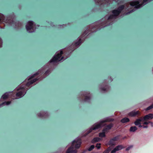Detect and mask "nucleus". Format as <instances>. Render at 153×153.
<instances>
[{"instance_id":"obj_20","label":"nucleus","mask_w":153,"mask_h":153,"mask_svg":"<svg viewBox=\"0 0 153 153\" xmlns=\"http://www.w3.org/2000/svg\"><path fill=\"white\" fill-rule=\"evenodd\" d=\"M10 101H7V102H3L2 104H0V105L1 106H2L3 105H8L10 104Z\"/></svg>"},{"instance_id":"obj_27","label":"nucleus","mask_w":153,"mask_h":153,"mask_svg":"<svg viewBox=\"0 0 153 153\" xmlns=\"http://www.w3.org/2000/svg\"><path fill=\"white\" fill-rule=\"evenodd\" d=\"M133 146L132 145H131V146H129L126 149V151H128V150H130L132 148Z\"/></svg>"},{"instance_id":"obj_21","label":"nucleus","mask_w":153,"mask_h":153,"mask_svg":"<svg viewBox=\"0 0 153 153\" xmlns=\"http://www.w3.org/2000/svg\"><path fill=\"white\" fill-rule=\"evenodd\" d=\"M112 126V124H109L107 126H105L104 128L106 129V131L107 132L108 130L110 129Z\"/></svg>"},{"instance_id":"obj_32","label":"nucleus","mask_w":153,"mask_h":153,"mask_svg":"<svg viewBox=\"0 0 153 153\" xmlns=\"http://www.w3.org/2000/svg\"><path fill=\"white\" fill-rule=\"evenodd\" d=\"M149 123H150L151 125L152 126V127H153V123L150 122Z\"/></svg>"},{"instance_id":"obj_24","label":"nucleus","mask_w":153,"mask_h":153,"mask_svg":"<svg viewBox=\"0 0 153 153\" xmlns=\"http://www.w3.org/2000/svg\"><path fill=\"white\" fill-rule=\"evenodd\" d=\"M94 145H92L88 149V150L89 151H90L92 150L93 149H94Z\"/></svg>"},{"instance_id":"obj_14","label":"nucleus","mask_w":153,"mask_h":153,"mask_svg":"<svg viewBox=\"0 0 153 153\" xmlns=\"http://www.w3.org/2000/svg\"><path fill=\"white\" fill-rule=\"evenodd\" d=\"M140 114L138 111H133L128 114V115L131 117H134Z\"/></svg>"},{"instance_id":"obj_37","label":"nucleus","mask_w":153,"mask_h":153,"mask_svg":"<svg viewBox=\"0 0 153 153\" xmlns=\"http://www.w3.org/2000/svg\"><path fill=\"white\" fill-rule=\"evenodd\" d=\"M19 25H20H20H20V24H19Z\"/></svg>"},{"instance_id":"obj_28","label":"nucleus","mask_w":153,"mask_h":153,"mask_svg":"<svg viewBox=\"0 0 153 153\" xmlns=\"http://www.w3.org/2000/svg\"><path fill=\"white\" fill-rule=\"evenodd\" d=\"M3 20V16L0 14V24L1 23Z\"/></svg>"},{"instance_id":"obj_36","label":"nucleus","mask_w":153,"mask_h":153,"mask_svg":"<svg viewBox=\"0 0 153 153\" xmlns=\"http://www.w3.org/2000/svg\"><path fill=\"white\" fill-rule=\"evenodd\" d=\"M112 80V79H111V81Z\"/></svg>"},{"instance_id":"obj_3","label":"nucleus","mask_w":153,"mask_h":153,"mask_svg":"<svg viewBox=\"0 0 153 153\" xmlns=\"http://www.w3.org/2000/svg\"><path fill=\"white\" fill-rule=\"evenodd\" d=\"M113 120V119L110 117L105 118L96 123L93 125L89 129H88L85 134L83 135V136H85L89 133L93 131L98 129L102 127L105 125V123L108 121H111Z\"/></svg>"},{"instance_id":"obj_30","label":"nucleus","mask_w":153,"mask_h":153,"mask_svg":"<svg viewBox=\"0 0 153 153\" xmlns=\"http://www.w3.org/2000/svg\"><path fill=\"white\" fill-rule=\"evenodd\" d=\"M65 26L64 25H58L57 26V27L58 28H61L62 27H62V26Z\"/></svg>"},{"instance_id":"obj_15","label":"nucleus","mask_w":153,"mask_h":153,"mask_svg":"<svg viewBox=\"0 0 153 153\" xmlns=\"http://www.w3.org/2000/svg\"><path fill=\"white\" fill-rule=\"evenodd\" d=\"M106 132V129L104 128L102 132L100 133L99 134V136L100 137H105V133Z\"/></svg>"},{"instance_id":"obj_13","label":"nucleus","mask_w":153,"mask_h":153,"mask_svg":"<svg viewBox=\"0 0 153 153\" xmlns=\"http://www.w3.org/2000/svg\"><path fill=\"white\" fill-rule=\"evenodd\" d=\"M118 140V137H115L111 139L109 142V144L111 145H114L116 144V141Z\"/></svg>"},{"instance_id":"obj_1","label":"nucleus","mask_w":153,"mask_h":153,"mask_svg":"<svg viewBox=\"0 0 153 153\" xmlns=\"http://www.w3.org/2000/svg\"><path fill=\"white\" fill-rule=\"evenodd\" d=\"M152 0H143V2L141 3L142 0H134L124 5L120 6L117 9L114 10L112 12V14L108 16H106L104 18L90 25L89 28L87 29V30H85L82 34L77 39L76 41L73 43L71 48L73 47L74 48L71 51H73L81 45L86 37L85 36L88 30H90L92 32H94L102 28L111 25L114 19L121 12L129 11L133 7L136 9L140 8Z\"/></svg>"},{"instance_id":"obj_8","label":"nucleus","mask_w":153,"mask_h":153,"mask_svg":"<svg viewBox=\"0 0 153 153\" xmlns=\"http://www.w3.org/2000/svg\"><path fill=\"white\" fill-rule=\"evenodd\" d=\"M95 2L97 3H98V4H100V2H101L103 1L104 0H94ZM108 1H105V2L104 3V5H107L108 3L109 4L112 3H116L118 4L119 3L120 1L118 0H108Z\"/></svg>"},{"instance_id":"obj_5","label":"nucleus","mask_w":153,"mask_h":153,"mask_svg":"<svg viewBox=\"0 0 153 153\" xmlns=\"http://www.w3.org/2000/svg\"><path fill=\"white\" fill-rule=\"evenodd\" d=\"M19 88L18 87L15 89L13 92L6 93L1 97V100H4L11 98L12 99L18 98L19 96Z\"/></svg>"},{"instance_id":"obj_7","label":"nucleus","mask_w":153,"mask_h":153,"mask_svg":"<svg viewBox=\"0 0 153 153\" xmlns=\"http://www.w3.org/2000/svg\"><path fill=\"white\" fill-rule=\"evenodd\" d=\"M80 95L83 98H84L82 101L84 102H88L91 97V95L88 91L82 92Z\"/></svg>"},{"instance_id":"obj_9","label":"nucleus","mask_w":153,"mask_h":153,"mask_svg":"<svg viewBox=\"0 0 153 153\" xmlns=\"http://www.w3.org/2000/svg\"><path fill=\"white\" fill-rule=\"evenodd\" d=\"M122 145H119L116 146L111 152V153H115L117 151L120 150L124 148Z\"/></svg>"},{"instance_id":"obj_25","label":"nucleus","mask_w":153,"mask_h":153,"mask_svg":"<svg viewBox=\"0 0 153 153\" xmlns=\"http://www.w3.org/2000/svg\"><path fill=\"white\" fill-rule=\"evenodd\" d=\"M134 10H130L128 12H124V14L128 15V14H129V13L134 12Z\"/></svg>"},{"instance_id":"obj_19","label":"nucleus","mask_w":153,"mask_h":153,"mask_svg":"<svg viewBox=\"0 0 153 153\" xmlns=\"http://www.w3.org/2000/svg\"><path fill=\"white\" fill-rule=\"evenodd\" d=\"M137 128L136 126H132L130 128V131L131 132H134L137 130Z\"/></svg>"},{"instance_id":"obj_34","label":"nucleus","mask_w":153,"mask_h":153,"mask_svg":"<svg viewBox=\"0 0 153 153\" xmlns=\"http://www.w3.org/2000/svg\"><path fill=\"white\" fill-rule=\"evenodd\" d=\"M50 25H51L52 26H53V23H50Z\"/></svg>"},{"instance_id":"obj_33","label":"nucleus","mask_w":153,"mask_h":153,"mask_svg":"<svg viewBox=\"0 0 153 153\" xmlns=\"http://www.w3.org/2000/svg\"><path fill=\"white\" fill-rule=\"evenodd\" d=\"M139 125V127H143V126L141 125V124H140V123L139 125Z\"/></svg>"},{"instance_id":"obj_12","label":"nucleus","mask_w":153,"mask_h":153,"mask_svg":"<svg viewBox=\"0 0 153 153\" xmlns=\"http://www.w3.org/2000/svg\"><path fill=\"white\" fill-rule=\"evenodd\" d=\"M100 88L101 91L102 92H104L105 91H107L109 88V87L108 85H105L102 84L100 86Z\"/></svg>"},{"instance_id":"obj_2","label":"nucleus","mask_w":153,"mask_h":153,"mask_svg":"<svg viewBox=\"0 0 153 153\" xmlns=\"http://www.w3.org/2000/svg\"><path fill=\"white\" fill-rule=\"evenodd\" d=\"M69 52L66 49L58 51L46 64L39 70L37 72L27 77L20 86V98L23 97L30 85L37 81H39L48 76L53 70V66L56 63L61 62L69 56Z\"/></svg>"},{"instance_id":"obj_16","label":"nucleus","mask_w":153,"mask_h":153,"mask_svg":"<svg viewBox=\"0 0 153 153\" xmlns=\"http://www.w3.org/2000/svg\"><path fill=\"white\" fill-rule=\"evenodd\" d=\"M141 122H143L142 119V117H141L139 119H137L134 122V124L136 126H138L140 124Z\"/></svg>"},{"instance_id":"obj_22","label":"nucleus","mask_w":153,"mask_h":153,"mask_svg":"<svg viewBox=\"0 0 153 153\" xmlns=\"http://www.w3.org/2000/svg\"><path fill=\"white\" fill-rule=\"evenodd\" d=\"M153 108V104H152V105L147 107L145 109V110L147 111L149 110L152 108Z\"/></svg>"},{"instance_id":"obj_18","label":"nucleus","mask_w":153,"mask_h":153,"mask_svg":"<svg viewBox=\"0 0 153 153\" xmlns=\"http://www.w3.org/2000/svg\"><path fill=\"white\" fill-rule=\"evenodd\" d=\"M129 121V119L127 118V117H125L123 119H122L121 120V122L122 123H125L126 122H128Z\"/></svg>"},{"instance_id":"obj_29","label":"nucleus","mask_w":153,"mask_h":153,"mask_svg":"<svg viewBox=\"0 0 153 153\" xmlns=\"http://www.w3.org/2000/svg\"><path fill=\"white\" fill-rule=\"evenodd\" d=\"M150 122V121L145 122H144L143 124L144 125H148L149 123Z\"/></svg>"},{"instance_id":"obj_26","label":"nucleus","mask_w":153,"mask_h":153,"mask_svg":"<svg viewBox=\"0 0 153 153\" xmlns=\"http://www.w3.org/2000/svg\"><path fill=\"white\" fill-rule=\"evenodd\" d=\"M100 147H101V144L97 143L96 144V147L97 149H100Z\"/></svg>"},{"instance_id":"obj_10","label":"nucleus","mask_w":153,"mask_h":153,"mask_svg":"<svg viewBox=\"0 0 153 153\" xmlns=\"http://www.w3.org/2000/svg\"><path fill=\"white\" fill-rule=\"evenodd\" d=\"M153 118V114H150L148 115H146L143 117H142V119L143 121L150 120Z\"/></svg>"},{"instance_id":"obj_4","label":"nucleus","mask_w":153,"mask_h":153,"mask_svg":"<svg viewBox=\"0 0 153 153\" xmlns=\"http://www.w3.org/2000/svg\"><path fill=\"white\" fill-rule=\"evenodd\" d=\"M81 144V140L80 138H77L75 139L71 143L69 144L70 147L67 150L66 153H76L77 151L74 150V148L78 149Z\"/></svg>"},{"instance_id":"obj_35","label":"nucleus","mask_w":153,"mask_h":153,"mask_svg":"<svg viewBox=\"0 0 153 153\" xmlns=\"http://www.w3.org/2000/svg\"><path fill=\"white\" fill-rule=\"evenodd\" d=\"M37 27H39V25H37Z\"/></svg>"},{"instance_id":"obj_31","label":"nucleus","mask_w":153,"mask_h":153,"mask_svg":"<svg viewBox=\"0 0 153 153\" xmlns=\"http://www.w3.org/2000/svg\"><path fill=\"white\" fill-rule=\"evenodd\" d=\"M148 127V126H143V128H147Z\"/></svg>"},{"instance_id":"obj_11","label":"nucleus","mask_w":153,"mask_h":153,"mask_svg":"<svg viewBox=\"0 0 153 153\" xmlns=\"http://www.w3.org/2000/svg\"><path fill=\"white\" fill-rule=\"evenodd\" d=\"M37 115L39 117L45 118L48 116V114L47 112L42 111L38 113Z\"/></svg>"},{"instance_id":"obj_6","label":"nucleus","mask_w":153,"mask_h":153,"mask_svg":"<svg viewBox=\"0 0 153 153\" xmlns=\"http://www.w3.org/2000/svg\"><path fill=\"white\" fill-rule=\"evenodd\" d=\"M36 26L34 22L30 21L27 22L26 25V28L27 31L30 33L34 32L36 28Z\"/></svg>"},{"instance_id":"obj_23","label":"nucleus","mask_w":153,"mask_h":153,"mask_svg":"<svg viewBox=\"0 0 153 153\" xmlns=\"http://www.w3.org/2000/svg\"><path fill=\"white\" fill-rule=\"evenodd\" d=\"M111 150L110 147H109L106 150H105L103 153H108Z\"/></svg>"},{"instance_id":"obj_17","label":"nucleus","mask_w":153,"mask_h":153,"mask_svg":"<svg viewBox=\"0 0 153 153\" xmlns=\"http://www.w3.org/2000/svg\"><path fill=\"white\" fill-rule=\"evenodd\" d=\"M101 139L99 137H95L91 141V142L92 143H94L100 141L101 140Z\"/></svg>"}]
</instances>
